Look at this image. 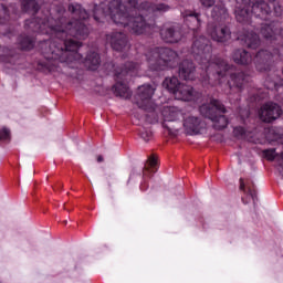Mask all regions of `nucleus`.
Masks as SVG:
<instances>
[{
	"instance_id": "1",
	"label": "nucleus",
	"mask_w": 283,
	"mask_h": 283,
	"mask_svg": "<svg viewBox=\"0 0 283 283\" xmlns=\"http://www.w3.org/2000/svg\"><path fill=\"white\" fill-rule=\"evenodd\" d=\"M69 12L72 20L65 18V8L53 9L46 20L35 19L30 23L34 32L50 34L51 39L40 43L42 56L45 59L44 67L49 72H62L70 63H85L88 70H97L101 65V56L96 52H91L83 60L78 53L81 42L74 39L85 40L90 35V29L83 23L90 19V13L81 4H70Z\"/></svg>"
},
{
	"instance_id": "2",
	"label": "nucleus",
	"mask_w": 283,
	"mask_h": 283,
	"mask_svg": "<svg viewBox=\"0 0 283 283\" xmlns=\"http://www.w3.org/2000/svg\"><path fill=\"white\" fill-rule=\"evenodd\" d=\"M163 12H169V6L151 4L140 0H106L101 4L95 3L93 17L95 21L111 17L116 25L127 28L134 34H144L151 25L145 22L143 15L163 14Z\"/></svg>"
},
{
	"instance_id": "3",
	"label": "nucleus",
	"mask_w": 283,
	"mask_h": 283,
	"mask_svg": "<svg viewBox=\"0 0 283 283\" xmlns=\"http://www.w3.org/2000/svg\"><path fill=\"white\" fill-rule=\"evenodd\" d=\"M192 54L196 61L201 64L202 70L206 71L210 85H217L218 83L222 85L224 77L230 75V80L228 81L229 92H227V94L240 92L242 85L247 83V75H244V73H231L233 72V66L229 65L227 61L221 57L211 59V42L205 35L195 40ZM213 78H218V82L211 83Z\"/></svg>"
},
{
	"instance_id": "4",
	"label": "nucleus",
	"mask_w": 283,
	"mask_h": 283,
	"mask_svg": "<svg viewBox=\"0 0 283 283\" xmlns=\"http://www.w3.org/2000/svg\"><path fill=\"white\" fill-rule=\"evenodd\" d=\"M274 12L275 17H282V4L277 0H242L237 3L234 14L239 23H249L252 17L266 20Z\"/></svg>"
},
{
	"instance_id": "5",
	"label": "nucleus",
	"mask_w": 283,
	"mask_h": 283,
	"mask_svg": "<svg viewBox=\"0 0 283 283\" xmlns=\"http://www.w3.org/2000/svg\"><path fill=\"white\" fill-rule=\"evenodd\" d=\"M149 70L158 72L166 67H176L178 53L169 48L150 49L145 54Z\"/></svg>"
},
{
	"instance_id": "6",
	"label": "nucleus",
	"mask_w": 283,
	"mask_h": 283,
	"mask_svg": "<svg viewBox=\"0 0 283 283\" xmlns=\"http://www.w3.org/2000/svg\"><path fill=\"white\" fill-rule=\"evenodd\" d=\"M140 70V63L126 62L123 70L116 72V84L114 85V92L116 96L120 98H129L132 91L125 81H128L130 76H136Z\"/></svg>"
},
{
	"instance_id": "7",
	"label": "nucleus",
	"mask_w": 283,
	"mask_h": 283,
	"mask_svg": "<svg viewBox=\"0 0 283 283\" xmlns=\"http://www.w3.org/2000/svg\"><path fill=\"white\" fill-rule=\"evenodd\" d=\"M199 112L212 120L214 129H224L229 125L227 117L221 115L227 113V108L218 99H211L209 104L201 105Z\"/></svg>"
},
{
	"instance_id": "8",
	"label": "nucleus",
	"mask_w": 283,
	"mask_h": 283,
	"mask_svg": "<svg viewBox=\"0 0 283 283\" xmlns=\"http://www.w3.org/2000/svg\"><path fill=\"white\" fill-rule=\"evenodd\" d=\"M155 92L156 88L149 84H144L138 87L137 106L139 109H145L146 112H154V109H156V104L154 99H151Z\"/></svg>"
},
{
	"instance_id": "9",
	"label": "nucleus",
	"mask_w": 283,
	"mask_h": 283,
	"mask_svg": "<svg viewBox=\"0 0 283 283\" xmlns=\"http://www.w3.org/2000/svg\"><path fill=\"white\" fill-rule=\"evenodd\" d=\"M182 127L189 136H196L207 128V124L200 117L192 114H185Z\"/></svg>"
},
{
	"instance_id": "10",
	"label": "nucleus",
	"mask_w": 283,
	"mask_h": 283,
	"mask_svg": "<svg viewBox=\"0 0 283 283\" xmlns=\"http://www.w3.org/2000/svg\"><path fill=\"white\" fill-rule=\"evenodd\" d=\"M259 116L263 123H273L282 116V107L273 102H268L261 106Z\"/></svg>"
},
{
	"instance_id": "11",
	"label": "nucleus",
	"mask_w": 283,
	"mask_h": 283,
	"mask_svg": "<svg viewBox=\"0 0 283 283\" xmlns=\"http://www.w3.org/2000/svg\"><path fill=\"white\" fill-rule=\"evenodd\" d=\"M208 34L211 36L212 41H217V43H227V41L231 40V29H229L227 24H209Z\"/></svg>"
},
{
	"instance_id": "12",
	"label": "nucleus",
	"mask_w": 283,
	"mask_h": 283,
	"mask_svg": "<svg viewBox=\"0 0 283 283\" xmlns=\"http://www.w3.org/2000/svg\"><path fill=\"white\" fill-rule=\"evenodd\" d=\"M160 36L166 43H178L182 41V28L180 24L166 25L160 30Z\"/></svg>"
},
{
	"instance_id": "13",
	"label": "nucleus",
	"mask_w": 283,
	"mask_h": 283,
	"mask_svg": "<svg viewBox=\"0 0 283 283\" xmlns=\"http://www.w3.org/2000/svg\"><path fill=\"white\" fill-rule=\"evenodd\" d=\"M274 57L275 54L269 52L268 50L259 51L253 59L255 69L259 72H269V70H271V63H273Z\"/></svg>"
},
{
	"instance_id": "14",
	"label": "nucleus",
	"mask_w": 283,
	"mask_h": 283,
	"mask_svg": "<svg viewBox=\"0 0 283 283\" xmlns=\"http://www.w3.org/2000/svg\"><path fill=\"white\" fill-rule=\"evenodd\" d=\"M106 41L116 52L127 50V35L123 32H112L106 35Z\"/></svg>"
},
{
	"instance_id": "15",
	"label": "nucleus",
	"mask_w": 283,
	"mask_h": 283,
	"mask_svg": "<svg viewBox=\"0 0 283 283\" xmlns=\"http://www.w3.org/2000/svg\"><path fill=\"white\" fill-rule=\"evenodd\" d=\"M185 114L178 106H164L161 109V116L166 123H176V120L185 118Z\"/></svg>"
},
{
	"instance_id": "16",
	"label": "nucleus",
	"mask_w": 283,
	"mask_h": 283,
	"mask_svg": "<svg viewBox=\"0 0 283 283\" xmlns=\"http://www.w3.org/2000/svg\"><path fill=\"white\" fill-rule=\"evenodd\" d=\"M179 76L184 81H193L196 77V65L189 60H185L179 64Z\"/></svg>"
},
{
	"instance_id": "17",
	"label": "nucleus",
	"mask_w": 283,
	"mask_h": 283,
	"mask_svg": "<svg viewBox=\"0 0 283 283\" xmlns=\"http://www.w3.org/2000/svg\"><path fill=\"white\" fill-rule=\"evenodd\" d=\"M175 98L177 101H196V91L187 84H181L175 93Z\"/></svg>"
},
{
	"instance_id": "18",
	"label": "nucleus",
	"mask_w": 283,
	"mask_h": 283,
	"mask_svg": "<svg viewBox=\"0 0 283 283\" xmlns=\"http://www.w3.org/2000/svg\"><path fill=\"white\" fill-rule=\"evenodd\" d=\"M239 41H242V43H244V45L250 50H258V48H260V36L253 33V31H247L241 34L239 36Z\"/></svg>"
},
{
	"instance_id": "19",
	"label": "nucleus",
	"mask_w": 283,
	"mask_h": 283,
	"mask_svg": "<svg viewBox=\"0 0 283 283\" xmlns=\"http://www.w3.org/2000/svg\"><path fill=\"white\" fill-rule=\"evenodd\" d=\"M232 61L238 65H249V63L253 62V56H251L244 49H237L232 53Z\"/></svg>"
},
{
	"instance_id": "20",
	"label": "nucleus",
	"mask_w": 283,
	"mask_h": 283,
	"mask_svg": "<svg viewBox=\"0 0 283 283\" xmlns=\"http://www.w3.org/2000/svg\"><path fill=\"white\" fill-rule=\"evenodd\" d=\"M184 14V21L188 25L189 30L196 32L200 28V15L191 11H186Z\"/></svg>"
},
{
	"instance_id": "21",
	"label": "nucleus",
	"mask_w": 283,
	"mask_h": 283,
	"mask_svg": "<svg viewBox=\"0 0 283 283\" xmlns=\"http://www.w3.org/2000/svg\"><path fill=\"white\" fill-rule=\"evenodd\" d=\"M211 17L212 19H214V21H224V19L229 17V13L227 12V8H224V4L222 2H218L213 7Z\"/></svg>"
},
{
	"instance_id": "22",
	"label": "nucleus",
	"mask_w": 283,
	"mask_h": 283,
	"mask_svg": "<svg viewBox=\"0 0 283 283\" xmlns=\"http://www.w3.org/2000/svg\"><path fill=\"white\" fill-rule=\"evenodd\" d=\"M181 84L182 83H180V81L176 76L166 77L163 82V86L165 87V90H168V92H170V94H174V96L176 95V92Z\"/></svg>"
},
{
	"instance_id": "23",
	"label": "nucleus",
	"mask_w": 283,
	"mask_h": 283,
	"mask_svg": "<svg viewBox=\"0 0 283 283\" xmlns=\"http://www.w3.org/2000/svg\"><path fill=\"white\" fill-rule=\"evenodd\" d=\"M21 50H32L34 48V39L28 35H21L18 40Z\"/></svg>"
},
{
	"instance_id": "24",
	"label": "nucleus",
	"mask_w": 283,
	"mask_h": 283,
	"mask_svg": "<svg viewBox=\"0 0 283 283\" xmlns=\"http://www.w3.org/2000/svg\"><path fill=\"white\" fill-rule=\"evenodd\" d=\"M17 56H14V52L10 49H3L2 54H0V61L2 63H10L11 65H14Z\"/></svg>"
},
{
	"instance_id": "25",
	"label": "nucleus",
	"mask_w": 283,
	"mask_h": 283,
	"mask_svg": "<svg viewBox=\"0 0 283 283\" xmlns=\"http://www.w3.org/2000/svg\"><path fill=\"white\" fill-rule=\"evenodd\" d=\"M23 12H39V3L36 0H22Z\"/></svg>"
},
{
	"instance_id": "26",
	"label": "nucleus",
	"mask_w": 283,
	"mask_h": 283,
	"mask_svg": "<svg viewBox=\"0 0 283 283\" xmlns=\"http://www.w3.org/2000/svg\"><path fill=\"white\" fill-rule=\"evenodd\" d=\"M10 11L6 6L0 4V25H3V23H8L10 21Z\"/></svg>"
},
{
	"instance_id": "27",
	"label": "nucleus",
	"mask_w": 283,
	"mask_h": 283,
	"mask_svg": "<svg viewBox=\"0 0 283 283\" xmlns=\"http://www.w3.org/2000/svg\"><path fill=\"white\" fill-rule=\"evenodd\" d=\"M139 134L143 140H145L146 143L151 138V130L149 128L139 129Z\"/></svg>"
},
{
	"instance_id": "28",
	"label": "nucleus",
	"mask_w": 283,
	"mask_h": 283,
	"mask_svg": "<svg viewBox=\"0 0 283 283\" xmlns=\"http://www.w3.org/2000/svg\"><path fill=\"white\" fill-rule=\"evenodd\" d=\"M158 165V159H156V157H149L148 159V166L145 167V172L144 176H147V171H149V167L150 169H154V167H156Z\"/></svg>"
},
{
	"instance_id": "29",
	"label": "nucleus",
	"mask_w": 283,
	"mask_h": 283,
	"mask_svg": "<svg viewBox=\"0 0 283 283\" xmlns=\"http://www.w3.org/2000/svg\"><path fill=\"white\" fill-rule=\"evenodd\" d=\"M10 138V130L8 128L0 129V140H8Z\"/></svg>"
},
{
	"instance_id": "30",
	"label": "nucleus",
	"mask_w": 283,
	"mask_h": 283,
	"mask_svg": "<svg viewBox=\"0 0 283 283\" xmlns=\"http://www.w3.org/2000/svg\"><path fill=\"white\" fill-rule=\"evenodd\" d=\"M233 134L234 136H237V138H242V136H244L245 134V130H244V127H235L234 130H233Z\"/></svg>"
},
{
	"instance_id": "31",
	"label": "nucleus",
	"mask_w": 283,
	"mask_h": 283,
	"mask_svg": "<svg viewBox=\"0 0 283 283\" xmlns=\"http://www.w3.org/2000/svg\"><path fill=\"white\" fill-rule=\"evenodd\" d=\"M200 3L203 8H211L216 3V0H200Z\"/></svg>"
},
{
	"instance_id": "32",
	"label": "nucleus",
	"mask_w": 283,
	"mask_h": 283,
	"mask_svg": "<svg viewBox=\"0 0 283 283\" xmlns=\"http://www.w3.org/2000/svg\"><path fill=\"white\" fill-rule=\"evenodd\" d=\"M249 196H251L253 202H255L256 192L255 190L251 189L250 187L247 188Z\"/></svg>"
},
{
	"instance_id": "33",
	"label": "nucleus",
	"mask_w": 283,
	"mask_h": 283,
	"mask_svg": "<svg viewBox=\"0 0 283 283\" xmlns=\"http://www.w3.org/2000/svg\"><path fill=\"white\" fill-rule=\"evenodd\" d=\"M240 189H241V191H244V189H245L243 179H240Z\"/></svg>"
},
{
	"instance_id": "34",
	"label": "nucleus",
	"mask_w": 283,
	"mask_h": 283,
	"mask_svg": "<svg viewBox=\"0 0 283 283\" xmlns=\"http://www.w3.org/2000/svg\"><path fill=\"white\" fill-rule=\"evenodd\" d=\"M274 140H282V136H281V135H279V134H276V136H275Z\"/></svg>"
},
{
	"instance_id": "35",
	"label": "nucleus",
	"mask_w": 283,
	"mask_h": 283,
	"mask_svg": "<svg viewBox=\"0 0 283 283\" xmlns=\"http://www.w3.org/2000/svg\"><path fill=\"white\" fill-rule=\"evenodd\" d=\"M97 163H103V156L99 155V156L97 157Z\"/></svg>"
},
{
	"instance_id": "36",
	"label": "nucleus",
	"mask_w": 283,
	"mask_h": 283,
	"mask_svg": "<svg viewBox=\"0 0 283 283\" xmlns=\"http://www.w3.org/2000/svg\"><path fill=\"white\" fill-rule=\"evenodd\" d=\"M273 86H268V90H271Z\"/></svg>"
}]
</instances>
